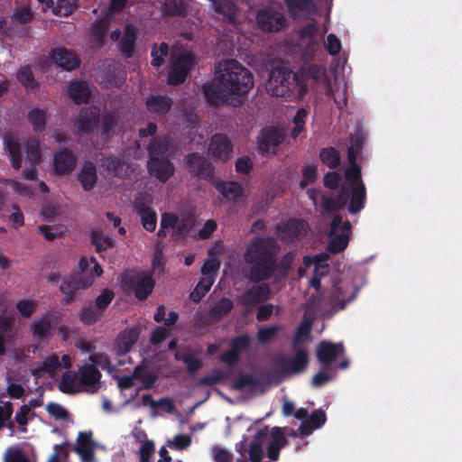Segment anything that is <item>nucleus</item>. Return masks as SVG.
I'll return each instance as SVG.
<instances>
[{
  "label": "nucleus",
  "instance_id": "nucleus-1",
  "mask_svg": "<svg viewBox=\"0 0 462 462\" xmlns=\"http://www.w3.org/2000/svg\"><path fill=\"white\" fill-rule=\"evenodd\" d=\"M280 246L273 237H253L246 245L244 261L250 268L246 274L252 282H261L273 277Z\"/></svg>",
  "mask_w": 462,
  "mask_h": 462
},
{
  "label": "nucleus",
  "instance_id": "nucleus-2",
  "mask_svg": "<svg viewBox=\"0 0 462 462\" xmlns=\"http://www.w3.org/2000/svg\"><path fill=\"white\" fill-rule=\"evenodd\" d=\"M219 77L229 95L243 97L254 87L252 72L236 60L226 62L224 71Z\"/></svg>",
  "mask_w": 462,
  "mask_h": 462
},
{
  "label": "nucleus",
  "instance_id": "nucleus-3",
  "mask_svg": "<svg viewBox=\"0 0 462 462\" xmlns=\"http://www.w3.org/2000/svg\"><path fill=\"white\" fill-rule=\"evenodd\" d=\"M155 281L147 272L128 271L121 277V288L126 294H134L140 300H145L152 292Z\"/></svg>",
  "mask_w": 462,
  "mask_h": 462
},
{
  "label": "nucleus",
  "instance_id": "nucleus-4",
  "mask_svg": "<svg viewBox=\"0 0 462 462\" xmlns=\"http://www.w3.org/2000/svg\"><path fill=\"white\" fill-rule=\"evenodd\" d=\"M298 80V74L291 69L277 67L271 70L266 88L274 97H290L297 91Z\"/></svg>",
  "mask_w": 462,
  "mask_h": 462
},
{
  "label": "nucleus",
  "instance_id": "nucleus-5",
  "mask_svg": "<svg viewBox=\"0 0 462 462\" xmlns=\"http://www.w3.org/2000/svg\"><path fill=\"white\" fill-rule=\"evenodd\" d=\"M352 226L349 220L343 221L340 215L333 217L330 222L328 236L330 241L328 245V250L331 254L343 252L348 245Z\"/></svg>",
  "mask_w": 462,
  "mask_h": 462
},
{
  "label": "nucleus",
  "instance_id": "nucleus-6",
  "mask_svg": "<svg viewBox=\"0 0 462 462\" xmlns=\"http://www.w3.org/2000/svg\"><path fill=\"white\" fill-rule=\"evenodd\" d=\"M294 350L295 354L291 357L280 355L274 358V365L283 376L300 374L308 367L310 362L308 351L298 347Z\"/></svg>",
  "mask_w": 462,
  "mask_h": 462
},
{
  "label": "nucleus",
  "instance_id": "nucleus-7",
  "mask_svg": "<svg viewBox=\"0 0 462 462\" xmlns=\"http://www.w3.org/2000/svg\"><path fill=\"white\" fill-rule=\"evenodd\" d=\"M196 63L195 55L191 52H184L172 59L168 72L167 83L171 86H179L184 83Z\"/></svg>",
  "mask_w": 462,
  "mask_h": 462
},
{
  "label": "nucleus",
  "instance_id": "nucleus-8",
  "mask_svg": "<svg viewBox=\"0 0 462 462\" xmlns=\"http://www.w3.org/2000/svg\"><path fill=\"white\" fill-rule=\"evenodd\" d=\"M284 140L285 134L280 128L275 126L263 128L257 137L258 153L267 158L274 156Z\"/></svg>",
  "mask_w": 462,
  "mask_h": 462
},
{
  "label": "nucleus",
  "instance_id": "nucleus-9",
  "mask_svg": "<svg viewBox=\"0 0 462 462\" xmlns=\"http://www.w3.org/2000/svg\"><path fill=\"white\" fill-rule=\"evenodd\" d=\"M297 96L300 98L304 97L309 92V80L313 84L326 82L328 80L326 68L319 64H307L300 68L297 72Z\"/></svg>",
  "mask_w": 462,
  "mask_h": 462
},
{
  "label": "nucleus",
  "instance_id": "nucleus-10",
  "mask_svg": "<svg viewBox=\"0 0 462 462\" xmlns=\"http://www.w3.org/2000/svg\"><path fill=\"white\" fill-rule=\"evenodd\" d=\"M310 229L308 222L300 218H289L276 226L279 238L285 244L291 245L303 238Z\"/></svg>",
  "mask_w": 462,
  "mask_h": 462
},
{
  "label": "nucleus",
  "instance_id": "nucleus-11",
  "mask_svg": "<svg viewBox=\"0 0 462 462\" xmlns=\"http://www.w3.org/2000/svg\"><path fill=\"white\" fill-rule=\"evenodd\" d=\"M184 162L189 174L194 177L208 180L215 175V167L212 163L197 152L188 153Z\"/></svg>",
  "mask_w": 462,
  "mask_h": 462
},
{
  "label": "nucleus",
  "instance_id": "nucleus-12",
  "mask_svg": "<svg viewBox=\"0 0 462 462\" xmlns=\"http://www.w3.org/2000/svg\"><path fill=\"white\" fill-rule=\"evenodd\" d=\"M91 285V279L84 278L82 274L65 276L60 286V291L65 294L62 303L71 304L75 300V292L77 291L85 290Z\"/></svg>",
  "mask_w": 462,
  "mask_h": 462
},
{
  "label": "nucleus",
  "instance_id": "nucleus-13",
  "mask_svg": "<svg viewBox=\"0 0 462 462\" xmlns=\"http://www.w3.org/2000/svg\"><path fill=\"white\" fill-rule=\"evenodd\" d=\"M147 170L159 181L167 182L175 173L174 163L170 158H148Z\"/></svg>",
  "mask_w": 462,
  "mask_h": 462
},
{
  "label": "nucleus",
  "instance_id": "nucleus-14",
  "mask_svg": "<svg viewBox=\"0 0 462 462\" xmlns=\"http://www.w3.org/2000/svg\"><path fill=\"white\" fill-rule=\"evenodd\" d=\"M257 25L263 32H280L286 25L283 14L274 10H261L256 16Z\"/></svg>",
  "mask_w": 462,
  "mask_h": 462
},
{
  "label": "nucleus",
  "instance_id": "nucleus-15",
  "mask_svg": "<svg viewBox=\"0 0 462 462\" xmlns=\"http://www.w3.org/2000/svg\"><path fill=\"white\" fill-rule=\"evenodd\" d=\"M271 296V288L267 283L254 285L237 298V303L251 308L260 302L266 301Z\"/></svg>",
  "mask_w": 462,
  "mask_h": 462
},
{
  "label": "nucleus",
  "instance_id": "nucleus-16",
  "mask_svg": "<svg viewBox=\"0 0 462 462\" xmlns=\"http://www.w3.org/2000/svg\"><path fill=\"white\" fill-rule=\"evenodd\" d=\"M345 351L343 343L321 341L317 347V359L323 370H329L331 364Z\"/></svg>",
  "mask_w": 462,
  "mask_h": 462
},
{
  "label": "nucleus",
  "instance_id": "nucleus-17",
  "mask_svg": "<svg viewBox=\"0 0 462 462\" xmlns=\"http://www.w3.org/2000/svg\"><path fill=\"white\" fill-rule=\"evenodd\" d=\"M208 152L215 160L226 162L233 152V143L225 134H216L210 139Z\"/></svg>",
  "mask_w": 462,
  "mask_h": 462
},
{
  "label": "nucleus",
  "instance_id": "nucleus-18",
  "mask_svg": "<svg viewBox=\"0 0 462 462\" xmlns=\"http://www.w3.org/2000/svg\"><path fill=\"white\" fill-rule=\"evenodd\" d=\"M77 156L69 148H59L53 157V170L56 175L69 174L76 167Z\"/></svg>",
  "mask_w": 462,
  "mask_h": 462
},
{
  "label": "nucleus",
  "instance_id": "nucleus-19",
  "mask_svg": "<svg viewBox=\"0 0 462 462\" xmlns=\"http://www.w3.org/2000/svg\"><path fill=\"white\" fill-rule=\"evenodd\" d=\"M140 333L141 328L138 326L121 331L116 339V350L117 356H123L128 354L133 346L137 342Z\"/></svg>",
  "mask_w": 462,
  "mask_h": 462
},
{
  "label": "nucleus",
  "instance_id": "nucleus-20",
  "mask_svg": "<svg viewBox=\"0 0 462 462\" xmlns=\"http://www.w3.org/2000/svg\"><path fill=\"white\" fill-rule=\"evenodd\" d=\"M203 94L207 102L213 106L226 102L230 96L226 88L220 82V77L215 81L205 84L203 86Z\"/></svg>",
  "mask_w": 462,
  "mask_h": 462
},
{
  "label": "nucleus",
  "instance_id": "nucleus-21",
  "mask_svg": "<svg viewBox=\"0 0 462 462\" xmlns=\"http://www.w3.org/2000/svg\"><path fill=\"white\" fill-rule=\"evenodd\" d=\"M173 141L168 136L153 137L148 145V158H170L173 154Z\"/></svg>",
  "mask_w": 462,
  "mask_h": 462
},
{
  "label": "nucleus",
  "instance_id": "nucleus-22",
  "mask_svg": "<svg viewBox=\"0 0 462 462\" xmlns=\"http://www.w3.org/2000/svg\"><path fill=\"white\" fill-rule=\"evenodd\" d=\"M99 110L97 108L83 107L79 112L77 123L79 132L89 134L97 129Z\"/></svg>",
  "mask_w": 462,
  "mask_h": 462
},
{
  "label": "nucleus",
  "instance_id": "nucleus-23",
  "mask_svg": "<svg viewBox=\"0 0 462 462\" xmlns=\"http://www.w3.org/2000/svg\"><path fill=\"white\" fill-rule=\"evenodd\" d=\"M137 39V27L133 23H127L125 26L123 37L118 43L120 53L125 59H131L134 56Z\"/></svg>",
  "mask_w": 462,
  "mask_h": 462
},
{
  "label": "nucleus",
  "instance_id": "nucleus-24",
  "mask_svg": "<svg viewBox=\"0 0 462 462\" xmlns=\"http://www.w3.org/2000/svg\"><path fill=\"white\" fill-rule=\"evenodd\" d=\"M350 196V189L347 187H341L334 197L323 195L321 197V207L327 213L337 212L346 207Z\"/></svg>",
  "mask_w": 462,
  "mask_h": 462
},
{
  "label": "nucleus",
  "instance_id": "nucleus-25",
  "mask_svg": "<svg viewBox=\"0 0 462 462\" xmlns=\"http://www.w3.org/2000/svg\"><path fill=\"white\" fill-rule=\"evenodd\" d=\"M79 374L80 385L86 387L88 392L95 393L96 385L99 383L102 376L98 368L95 365L85 364L79 368Z\"/></svg>",
  "mask_w": 462,
  "mask_h": 462
},
{
  "label": "nucleus",
  "instance_id": "nucleus-26",
  "mask_svg": "<svg viewBox=\"0 0 462 462\" xmlns=\"http://www.w3.org/2000/svg\"><path fill=\"white\" fill-rule=\"evenodd\" d=\"M234 309V303L229 298L223 297L217 300L206 314V323L211 324L220 321Z\"/></svg>",
  "mask_w": 462,
  "mask_h": 462
},
{
  "label": "nucleus",
  "instance_id": "nucleus-27",
  "mask_svg": "<svg viewBox=\"0 0 462 462\" xmlns=\"http://www.w3.org/2000/svg\"><path fill=\"white\" fill-rule=\"evenodd\" d=\"M172 105L173 100L171 97L159 94L150 95L145 102L147 110L151 114L158 116H165L171 109Z\"/></svg>",
  "mask_w": 462,
  "mask_h": 462
},
{
  "label": "nucleus",
  "instance_id": "nucleus-28",
  "mask_svg": "<svg viewBox=\"0 0 462 462\" xmlns=\"http://www.w3.org/2000/svg\"><path fill=\"white\" fill-rule=\"evenodd\" d=\"M51 59L57 66L67 71H71L79 66V58L65 48H58L51 51Z\"/></svg>",
  "mask_w": 462,
  "mask_h": 462
},
{
  "label": "nucleus",
  "instance_id": "nucleus-29",
  "mask_svg": "<svg viewBox=\"0 0 462 462\" xmlns=\"http://www.w3.org/2000/svg\"><path fill=\"white\" fill-rule=\"evenodd\" d=\"M30 329L33 337L37 340L48 339L52 336L53 320L50 315L46 314L34 320L31 324Z\"/></svg>",
  "mask_w": 462,
  "mask_h": 462
},
{
  "label": "nucleus",
  "instance_id": "nucleus-30",
  "mask_svg": "<svg viewBox=\"0 0 462 462\" xmlns=\"http://www.w3.org/2000/svg\"><path fill=\"white\" fill-rule=\"evenodd\" d=\"M269 437V427L264 426L254 436L248 448L249 459L251 462H261L263 457V442Z\"/></svg>",
  "mask_w": 462,
  "mask_h": 462
},
{
  "label": "nucleus",
  "instance_id": "nucleus-31",
  "mask_svg": "<svg viewBox=\"0 0 462 462\" xmlns=\"http://www.w3.org/2000/svg\"><path fill=\"white\" fill-rule=\"evenodd\" d=\"M78 180L85 191L92 190L97 180L96 165L90 161L84 162L78 174Z\"/></svg>",
  "mask_w": 462,
  "mask_h": 462
},
{
  "label": "nucleus",
  "instance_id": "nucleus-32",
  "mask_svg": "<svg viewBox=\"0 0 462 462\" xmlns=\"http://www.w3.org/2000/svg\"><path fill=\"white\" fill-rule=\"evenodd\" d=\"M68 96L78 105L88 103L91 90L88 82L82 80L72 81L68 88Z\"/></svg>",
  "mask_w": 462,
  "mask_h": 462
},
{
  "label": "nucleus",
  "instance_id": "nucleus-33",
  "mask_svg": "<svg viewBox=\"0 0 462 462\" xmlns=\"http://www.w3.org/2000/svg\"><path fill=\"white\" fill-rule=\"evenodd\" d=\"M4 144L12 167L16 171L20 170L23 162V151L20 143L12 136H5Z\"/></svg>",
  "mask_w": 462,
  "mask_h": 462
},
{
  "label": "nucleus",
  "instance_id": "nucleus-34",
  "mask_svg": "<svg viewBox=\"0 0 462 462\" xmlns=\"http://www.w3.org/2000/svg\"><path fill=\"white\" fill-rule=\"evenodd\" d=\"M103 167L115 177L125 178L130 173V166L122 159L116 156H109L103 160Z\"/></svg>",
  "mask_w": 462,
  "mask_h": 462
},
{
  "label": "nucleus",
  "instance_id": "nucleus-35",
  "mask_svg": "<svg viewBox=\"0 0 462 462\" xmlns=\"http://www.w3.org/2000/svg\"><path fill=\"white\" fill-rule=\"evenodd\" d=\"M119 116L116 111H104L99 115L97 130L101 136L111 137L118 125Z\"/></svg>",
  "mask_w": 462,
  "mask_h": 462
},
{
  "label": "nucleus",
  "instance_id": "nucleus-36",
  "mask_svg": "<svg viewBox=\"0 0 462 462\" xmlns=\"http://www.w3.org/2000/svg\"><path fill=\"white\" fill-rule=\"evenodd\" d=\"M366 190L364 183L353 187L349 196L348 211L350 214H356L360 212L365 204Z\"/></svg>",
  "mask_w": 462,
  "mask_h": 462
},
{
  "label": "nucleus",
  "instance_id": "nucleus-37",
  "mask_svg": "<svg viewBox=\"0 0 462 462\" xmlns=\"http://www.w3.org/2000/svg\"><path fill=\"white\" fill-rule=\"evenodd\" d=\"M214 11L223 16L226 23H233L237 11L236 4L230 0H214L212 2Z\"/></svg>",
  "mask_w": 462,
  "mask_h": 462
},
{
  "label": "nucleus",
  "instance_id": "nucleus-38",
  "mask_svg": "<svg viewBox=\"0 0 462 462\" xmlns=\"http://www.w3.org/2000/svg\"><path fill=\"white\" fill-rule=\"evenodd\" d=\"M217 189L228 200H237L240 199L244 190L236 181H223L217 184Z\"/></svg>",
  "mask_w": 462,
  "mask_h": 462
},
{
  "label": "nucleus",
  "instance_id": "nucleus-39",
  "mask_svg": "<svg viewBox=\"0 0 462 462\" xmlns=\"http://www.w3.org/2000/svg\"><path fill=\"white\" fill-rule=\"evenodd\" d=\"M90 241L97 254H102L115 246V241L108 236H105L103 232L98 229H93L91 231Z\"/></svg>",
  "mask_w": 462,
  "mask_h": 462
},
{
  "label": "nucleus",
  "instance_id": "nucleus-40",
  "mask_svg": "<svg viewBox=\"0 0 462 462\" xmlns=\"http://www.w3.org/2000/svg\"><path fill=\"white\" fill-rule=\"evenodd\" d=\"M133 372L134 377L142 383V388L143 389H152L158 379L157 375L149 371L143 365H136Z\"/></svg>",
  "mask_w": 462,
  "mask_h": 462
},
{
  "label": "nucleus",
  "instance_id": "nucleus-41",
  "mask_svg": "<svg viewBox=\"0 0 462 462\" xmlns=\"http://www.w3.org/2000/svg\"><path fill=\"white\" fill-rule=\"evenodd\" d=\"M109 28V21L106 17L96 20L90 29L89 32L93 39L99 45H104L106 42V36Z\"/></svg>",
  "mask_w": 462,
  "mask_h": 462
},
{
  "label": "nucleus",
  "instance_id": "nucleus-42",
  "mask_svg": "<svg viewBox=\"0 0 462 462\" xmlns=\"http://www.w3.org/2000/svg\"><path fill=\"white\" fill-rule=\"evenodd\" d=\"M263 384L262 380L254 375L251 374H242L234 381L232 389L236 391H244L250 387L252 390H255L263 386Z\"/></svg>",
  "mask_w": 462,
  "mask_h": 462
},
{
  "label": "nucleus",
  "instance_id": "nucleus-43",
  "mask_svg": "<svg viewBox=\"0 0 462 462\" xmlns=\"http://www.w3.org/2000/svg\"><path fill=\"white\" fill-rule=\"evenodd\" d=\"M319 159L329 169H337L340 165V153L335 147H325L319 152Z\"/></svg>",
  "mask_w": 462,
  "mask_h": 462
},
{
  "label": "nucleus",
  "instance_id": "nucleus-44",
  "mask_svg": "<svg viewBox=\"0 0 462 462\" xmlns=\"http://www.w3.org/2000/svg\"><path fill=\"white\" fill-rule=\"evenodd\" d=\"M291 16H297L300 13L315 9L313 0H284Z\"/></svg>",
  "mask_w": 462,
  "mask_h": 462
},
{
  "label": "nucleus",
  "instance_id": "nucleus-45",
  "mask_svg": "<svg viewBox=\"0 0 462 462\" xmlns=\"http://www.w3.org/2000/svg\"><path fill=\"white\" fill-rule=\"evenodd\" d=\"M16 78L26 89L35 90L39 88L30 65L22 67L17 71Z\"/></svg>",
  "mask_w": 462,
  "mask_h": 462
},
{
  "label": "nucleus",
  "instance_id": "nucleus-46",
  "mask_svg": "<svg viewBox=\"0 0 462 462\" xmlns=\"http://www.w3.org/2000/svg\"><path fill=\"white\" fill-rule=\"evenodd\" d=\"M214 283V278L212 277H203L196 285L195 289L189 294V299L195 302L199 303L205 295L210 291L212 285Z\"/></svg>",
  "mask_w": 462,
  "mask_h": 462
},
{
  "label": "nucleus",
  "instance_id": "nucleus-47",
  "mask_svg": "<svg viewBox=\"0 0 462 462\" xmlns=\"http://www.w3.org/2000/svg\"><path fill=\"white\" fill-rule=\"evenodd\" d=\"M27 119L34 132H42L46 125V111L38 107L32 108L28 112Z\"/></svg>",
  "mask_w": 462,
  "mask_h": 462
},
{
  "label": "nucleus",
  "instance_id": "nucleus-48",
  "mask_svg": "<svg viewBox=\"0 0 462 462\" xmlns=\"http://www.w3.org/2000/svg\"><path fill=\"white\" fill-rule=\"evenodd\" d=\"M228 377L229 372H223L218 368H214L209 374L199 379L198 385L213 386L224 382Z\"/></svg>",
  "mask_w": 462,
  "mask_h": 462
},
{
  "label": "nucleus",
  "instance_id": "nucleus-49",
  "mask_svg": "<svg viewBox=\"0 0 462 462\" xmlns=\"http://www.w3.org/2000/svg\"><path fill=\"white\" fill-rule=\"evenodd\" d=\"M26 159L32 165H38L41 162L40 142L31 137L25 143Z\"/></svg>",
  "mask_w": 462,
  "mask_h": 462
},
{
  "label": "nucleus",
  "instance_id": "nucleus-50",
  "mask_svg": "<svg viewBox=\"0 0 462 462\" xmlns=\"http://www.w3.org/2000/svg\"><path fill=\"white\" fill-rule=\"evenodd\" d=\"M169 53V46L166 42H162L159 45L154 44L152 48L151 56L152 60L151 64L152 67L160 68L163 65L165 58Z\"/></svg>",
  "mask_w": 462,
  "mask_h": 462
},
{
  "label": "nucleus",
  "instance_id": "nucleus-51",
  "mask_svg": "<svg viewBox=\"0 0 462 462\" xmlns=\"http://www.w3.org/2000/svg\"><path fill=\"white\" fill-rule=\"evenodd\" d=\"M195 226V221L192 218L185 217L179 219L176 225V228L173 231L172 237L176 240L187 236Z\"/></svg>",
  "mask_w": 462,
  "mask_h": 462
},
{
  "label": "nucleus",
  "instance_id": "nucleus-52",
  "mask_svg": "<svg viewBox=\"0 0 462 462\" xmlns=\"http://www.w3.org/2000/svg\"><path fill=\"white\" fill-rule=\"evenodd\" d=\"M100 317V312L92 305L82 307L79 313V320L87 326L95 324Z\"/></svg>",
  "mask_w": 462,
  "mask_h": 462
},
{
  "label": "nucleus",
  "instance_id": "nucleus-53",
  "mask_svg": "<svg viewBox=\"0 0 462 462\" xmlns=\"http://www.w3.org/2000/svg\"><path fill=\"white\" fill-rule=\"evenodd\" d=\"M302 179L300 186L304 189L308 185L314 183L318 179V167L314 163H306L302 167Z\"/></svg>",
  "mask_w": 462,
  "mask_h": 462
},
{
  "label": "nucleus",
  "instance_id": "nucleus-54",
  "mask_svg": "<svg viewBox=\"0 0 462 462\" xmlns=\"http://www.w3.org/2000/svg\"><path fill=\"white\" fill-rule=\"evenodd\" d=\"M311 330V321L304 320L297 328L295 337L292 340V348L296 349L301 342L310 337Z\"/></svg>",
  "mask_w": 462,
  "mask_h": 462
},
{
  "label": "nucleus",
  "instance_id": "nucleus-55",
  "mask_svg": "<svg viewBox=\"0 0 462 462\" xmlns=\"http://www.w3.org/2000/svg\"><path fill=\"white\" fill-rule=\"evenodd\" d=\"M164 12L170 16H182L186 14L185 6L181 0H165Z\"/></svg>",
  "mask_w": 462,
  "mask_h": 462
},
{
  "label": "nucleus",
  "instance_id": "nucleus-56",
  "mask_svg": "<svg viewBox=\"0 0 462 462\" xmlns=\"http://www.w3.org/2000/svg\"><path fill=\"white\" fill-rule=\"evenodd\" d=\"M138 216L141 219L143 227L146 231L152 232L155 230L157 226V214L153 208L148 211L143 210V213L139 214Z\"/></svg>",
  "mask_w": 462,
  "mask_h": 462
},
{
  "label": "nucleus",
  "instance_id": "nucleus-57",
  "mask_svg": "<svg viewBox=\"0 0 462 462\" xmlns=\"http://www.w3.org/2000/svg\"><path fill=\"white\" fill-rule=\"evenodd\" d=\"M77 380L76 374L73 373H65L61 375L59 383V389L64 393H75L77 392L75 388V382Z\"/></svg>",
  "mask_w": 462,
  "mask_h": 462
},
{
  "label": "nucleus",
  "instance_id": "nucleus-58",
  "mask_svg": "<svg viewBox=\"0 0 462 462\" xmlns=\"http://www.w3.org/2000/svg\"><path fill=\"white\" fill-rule=\"evenodd\" d=\"M251 345V338L247 334L237 336L231 340L230 348L237 353L239 356L249 348Z\"/></svg>",
  "mask_w": 462,
  "mask_h": 462
},
{
  "label": "nucleus",
  "instance_id": "nucleus-59",
  "mask_svg": "<svg viewBox=\"0 0 462 462\" xmlns=\"http://www.w3.org/2000/svg\"><path fill=\"white\" fill-rule=\"evenodd\" d=\"M115 294L112 290L105 289L95 300V307L98 311L106 310L112 302Z\"/></svg>",
  "mask_w": 462,
  "mask_h": 462
},
{
  "label": "nucleus",
  "instance_id": "nucleus-60",
  "mask_svg": "<svg viewBox=\"0 0 462 462\" xmlns=\"http://www.w3.org/2000/svg\"><path fill=\"white\" fill-rule=\"evenodd\" d=\"M75 8L74 0H58L56 6L53 8V14L59 16H69Z\"/></svg>",
  "mask_w": 462,
  "mask_h": 462
},
{
  "label": "nucleus",
  "instance_id": "nucleus-61",
  "mask_svg": "<svg viewBox=\"0 0 462 462\" xmlns=\"http://www.w3.org/2000/svg\"><path fill=\"white\" fill-rule=\"evenodd\" d=\"M271 441L269 443L284 448L288 445L289 441L280 427H273L271 431L269 430Z\"/></svg>",
  "mask_w": 462,
  "mask_h": 462
},
{
  "label": "nucleus",
  "instance_id": "nucleus-62",
  "mask_svg": "<svg viewBox=\"0 0 462 462\" xmlns=\"http://www.w3.org/2000/svg\"><path fill=\"white\" fill-rule=\"evenodd\" d=\"M36 303L31 300H22L16 303V309L23 318H30L36 310Z\"/></svg>",
  "mask_w": 462,
  "mask_h": 462
},
{
  "label": "nucleus",
  "instance_id": "nucleus-63",
  "mask_svg": "<svg viewBox=\"0 0 462 462\" xmlns=\"http://www.w3.org/2000/svg\"><path fill=\"white\" fill-rule=\"evenodd\" d=\"M278 330L279 327L277 326L261 328L257 333V339L260 343H268L276 337Z\"/></svg>",
  "mask_w": 462,
  "mask_h": 462
},
{
  "label": "nucleus",
  "instance_id": "nucleus-64",
  "mask_svg": "<svg viewBox=\"0 0 462 462\" xmlns=\"http://www.w3.org/2000/svg\"><path fill=\"white\" fill-rule=\"evenodd\" d=\"M151 204H152V199H150L149 196H147L145 194H139L135 198L134 202V211L136 212L137 215L143 213V210L148 211L152 208L151 207Z\"/></svg>",
  "mask_w": 462,
  "mask_h": 462
}]
</instances>
